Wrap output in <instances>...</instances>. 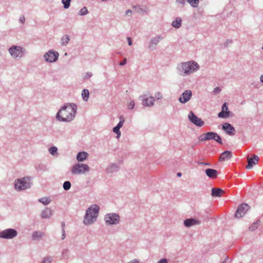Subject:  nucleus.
<instances>
[{"mask_svg":"<svg viewBox=\"0 0 263 263\" xmlns=\"http://www.w3.org/2000/svg\"><path fill=\"white\" fill-rule=\"evenodd\" d=\"M77 112V106L74 103H66L58 111L56 119L60 122H70Z\"/></svg>","mask_w":263,"mask_h":263,"instance_id":"f257e3e1","label":"nucleus"},{"mask_svg":"<svg viewBox=\"0 0 263 263\" xmlns=\"http://www.w3.org/2000/svg\"><path fill=\"white\" fill-rule=\"evenodd\" d=\"M199 69V64L194 61L182 62L177 67L178 74L183 77L191 75Z\"/></svg>","mask_w":263,"mask_h":263,"instance_id":"f03ea898","label":"nucleus"},{"mask_svg":"<svg viewBox=\"0 0 263 263\" xmlns=\"http://www.w3.org/2000/svg\"><path fill=\"white\" fill-rule=\"evenodd\" d=\"M99 209L100 208L98 205L93 204L86 210L83 220L85 225L91 224L96 221Z\"/></svg>","mask_w":263,"mask_h":263,"instance_id":"7ed1b4c3","label":"nucleus"},{"mask_svg":"<svg viewBox=\"0 0 263 263\" xmlns=\"http://www.w3.org/2000/svg\"><path fill=\"white\" fill-rule=\"evenodd\" d=\"M30 180L31 178L28 176L16 179L14 182L15 190L17 191H21L30 188L31 186Z\"/></svg>","mask_w":263,"mask_h":263,"instance_id":"20e7f679","label":"nucleus"},{"mask_svg":"<svg viewBox=\"0 0 263 263\" xmlns=\"http://www.w3.org/2000/svg\"><path fill=\"white\" fill-rule=\"evenodd\" d=\"M104 220L107 225H117L120 222V216L117 213H108L105 215Z\"/></svg>","mask_w":263,"mask_h":263,"instance_id":"39448f33","label":"nucleus"},{"mask_svg":"<svg viewBox=\"0 0 263 263\" xmlns=\"http://www.w3.org/2000/svg\"><path fill=\"white\" fill-rule=\"evenodd\" d=\"M89 169L88 165L79 163L72 166L71 172L73 175L83 174L89 172Z\"/></svg>","mask_w":263,"mask_h":263,"instance_id":"423d86ee","label":"nucleus"},{"mask_svg":"<svg viewBox=\"0 0 263 263\" xmlns=\"http://www.w3.org/2000/svg\"><path fill=\"white\" fill-rule=\"evenodd\" d=\"M25 49L18 46H12L9 49V52L14 58H22L23 56Z\"/></svg>","mask_w":263,"mask_h":263,"instance_id":"0eeeda50","label":"nucleus"},{"mask_svg":"<svg viewBox=\"0 0 263 263\" xmlns=\"http://www.w3.org/2000/svg\"><path fill=\"white\" fill-rule=\"evenodd\" d=\"M17 235V232L13 229H7L0 232V238L11 239Z\"/></svg>","mask_w":263,"mask_h":263,"instance_id":"6e6552de","label":"nucleus"},{"mask_svg":"<svg viewBox=\"0 0 263 263\" xmlns=\"http://www.w3.org/2000/svg\"><path fill=\"white\" fill-rule=\"evenodd\" d=\"M59 56V54L58 51L50 50L44 54V58L47 62L52 63L57 61Z\"/></svg>","mask_w":263,"mask_h":263,"instance_id":"1a4fd4ad","label":"nucleus"},{"mask_svg":"<svg viewBox=\"0 0 263 263\" xmlns=\"http://www.w3.org/2000/svg\"><path fill=\"white\" fill-rule=\"evenodd\" d=\"M139 98L141 99L142 101V104L143 106L152 107L154 104L155 98L152 96L148 97V95L144 94L140 96Z\"/></svg>","mask_w":263,"mask_h":263,"instance_id":"9d476101","label":"nucleus"},{"mask_svg":"<svg viewBox=\"0 0 263 263\" xmlns=\"http://www.w3.org/2000/svg\"><path fill=\"white\" fill-rule=\"evenodd\" d=\"M188 118L190 121L197 126L201 127L204 124V121L201 118L196 116L192 111L189 113Z\"/></svg>","mask_w":263,"mask_h":263,"instance_id":"9b49d317","label":"nucleus"},{"mask_svg":"<svg viewBox=\"0 0 263 263\" xmlns=\"http://www.w3.org/2000/svg\"><path fill=\"white\" fill-rule=\"evenodd\" d=\"M163 39V36L159 35L153 37L149 42L148 48L151 51H154L156 49V46L159 42Z\"/></svg>","mask_w":263,"mask_h":263,"instance_id":"f8f14e48","label":"nucleus"},{"mask_svg":"<svg viewBox=\"0 0 263 263\" xmlns=\"http://www.w3.org/2000/svg\"><path fill=\"white\" fill-rule=\"evenodd\" d=\"M249 206L247 203H242L240 204L237 208L235 214V217L237 218L242 217L249 210Z\"/></svg>","mask_w":263,"mask_h":263,"instance_id":"ddd939ff","label":"nucleus"},{"mask_svg":"<svg viewBox=\"0 0 263 263\" xmlns=\"http://www.w3.org/2000/svg\"><path fill=\"white\" fill-rule=\"evenodd\" d=\"M192 96V92L191 90H185L179 98V101L182 104H185L187 102Z\"/></svg>","mask_w":263,"mask_h":263,"instance_id":"4468645a","label":"nucleus"},{"mask_svg":"<svg viewBox=\"0 0 263 263\" xmlns=\"http://www.w3.org/2000/svg\"><path fill=\"white\" fill-rule=\"evenodd\" d=\"M222 129L229 135L233 136L235 135V128L229 123H223L222 124Z\"/></svg>","mask_w":263,"mask_h":263,"instance_id":"2eb2a0df","label":"nucleus"},{"mask_svg":"<svg viewBox=\"0 0 263 263\" xmlns=\"http://www.w3.org/2000/svg\"><path fill=\"white\" fill-rule=\"evenodd\" d=\"M247 160L248 164L246 165V167L247 169H250L253 167V165L257 164L259 161V157L257 155L253 154L251 158L248 156Z\"/></svg>","mask_w":263,"mask_h":263,"instance_id":"dca6fc26","label":"nucleus"},{"mask_svg":"<svg viewBox=\"0 0 263 263\" xmlns=\"http://www.w3.org/2000/svg\"><path fill=\"white\" fill-rule=\"evenodd\" d=\"M230 111L229 110L228 104L224 103L222 106L221 111L218 113V117L220 118H227L230 116Z\"/></svg>","mask_w":263,"mask_h":263,"instance_id":"f3484780","label":"nucleus"},{"mask_svg":"<svg viewBox=\"0 0 263 263\" xmlns=\"http://www.w3.org/2000/svg\"><path fill=\"white\" fill-rule=\"evenodd\" d=\"M200 223L199 220L193 218L186 219L184 221V226L187 228L195 225H199Z\"/></svg>","mask_w":263,"mask_h":263,"instance_id":"a211bd4d","label":"nucleus"},{"mask_svg":"<svg viewBox=\"0 0 263 263\" xmlns=\"http://www.w3.org/2000/svg\"><path fill=\"white\" fill-rule=\"evenodd\" d=\"M205 173L208 177L211 179H215L217 177L218 172L217 170L212 168H207Z\"/></svg>","mask_w":263,"mask_h":263,"instance_id":"6ab92c4d","label":"nucleus"},{"mask_svg":"<svg viewBox=\"0 0 263 263\" xmlns=\"http://www.w3.org/2000/svg\"><path fill=\"white\" fill-rule=\"evenodd\" d=\"M119 169V165L116 163L110 164L106 169L107 173L117 172Z\"/></svg>","mask_w":263,"mask_h":263,"instance_id":"aec40b11","label":"nucleus"},{"mask_svg":"<svg viewBox=\"0 0 263 263\" xmlns=\"http://www.w3.org/2000/svg\"><path fill=\"white\" fill-rule=\"evenodd\" d=\"M232 156V152L226 151L223 152L220 156L219 161H225L230 159Z\"/></svg>","mask_w":263,"mask_h":263,"instance_id":"412c9836","label":"nucleus"},{"mask_svg":"<svg viewBox=\"0 0 263 263\" xmlns=\"http://www.w3.org/2000/svg\"><path fill=\"white\" fill-rule=\"evenodd\" d=\"M45 235L44 233L40 231H34L32 234V239L33 240H39L42 239V238Z\"/></svg>","mask_w":263,"mask_h":263,"instance_id":"4be33fe9","label":"nucleus"},{"mask_svg":"<svg viewBox=\"0 0 263 263\" xmlns=\"http://www.w3.org/2000/svg\"><path fill=\"white\" fill-rule=\"evenodd\" d=\"M52 215V211L49 208H46L41 213V216L43 219L49 218Z\"/></svg>","mask_w":263,"mask_h":263,"instance_id":"5701e85b","label":"nucleus"},{"mask_svg":"<svg viewBox=\"0 0 263 263\" xmlns=\"http://www.w3.org/2000/svg\"><path fill=\"white\" fill-rule=\"evenodd\" d=\"M224 193V191L220 188H213L211 195L213 197H220Z\"/></svg>","mask_w":263,"mask_h":263,"instance_id":"b1692460","label":"nucleus"},{"mask_svg":"<svg viewBox=\"0 0 263 263\" xmlns=\"http://www.w3.org/2000/svg\"><path fill=\"white\" fill-rule=\"evenodd\" d=\"M88 156V154L86 152H79L77 154V159L79 162H82L87 158Z\"/></svg>","mask_w":263,"mask_h":263,"instance_id":"393cba45","label":"nucleus"},{"mask_svg":"<svg viewBox=\"0 0 263 263\" xmlns=\"http://www.w3.org/2000/svg\"><path fill=\"white\" fill-rule=\"evenodd\" d=\"M182 20L180 17H177L172 22V25L175 28H179L181 26Z\"/></svg>","mask_w":263,"mask_h":263,"instance_id":"a878e982","label":"nucleus"},{"mask_svg":"<svg viewBox=\"0 0 263 263\" xmlns=\"http://www.w3.org/2000/svg\"><path fill=\"white\" fill-rule=\"evenodd\" d=\"M70 41V37L69 35L65 34L64 35L61 40V43L62 46L67 45Z\"/></svg>","mask_w":263,"mask_h":263,"instance_id":"bb28decb","label":"nucleus"},{"mask_svg":"<svg viewBox=\"0 0 263 263\" xmlns=\"http://www.w3.org/2000/svg\"><path fill=\"white\" fill-rule=\"evenodd\" d=\"M61 257L62 259H68L69 257V250L68 249H64L61 253Z\"/></svg>","mask_w":263,"mask_h":263,"instance_id":"cd10ccee","label":"nucleus"},{"mask_svg":"<svg viewBox=\"0 0 263 263\" xmlns=\"http://www.w3.org/2000/svg\"><path fill=\"white\" fill-rule=\"evenodd\" d=\"M49 152L51 155L53 156L58 157V148L55 146H52L49 149Z\"/></svg>","mask_w":263,"mask_h":263,"instance_id":"c85d7f7f","label":"nucleus"},{"mask_svg":"<svg viewBox=\"0 0 263 263\" xmlns=\"http://www.w3.org/2000/svg\"><path fill=\"white\" fill-rule=\"evenodd\" d=\"M89 95V92L88 89H84L82 90V96L84 101H87Z\"/></svg>","mask_w":263,"mask_h":263,"instance_id":"c756f323","label":"nucleus"},{"mask_svg":"<svg viewBox=\"0 0 263 263\" xmlns=\"http://www.w3.org/2000/svg\"><path fill=\"white\" fill-rule=\"evenodd\" d=\"M216 133L214 132H208L206 133V139L208 140H214L215 139Z\"/></svg>","mask_w":263,"mask_h":263,"instance_id":"7c9ffc66","label":"nucleus"},{"mask_svg":"<svg viewBox=\"0 0 263 263\" xmlns=\"http://www.w3.org/2000/svg\"><path fill=\"white\" fill-rule=\"evenodd\" d=\"M39 201L42 203L44 205H47L50 202L51 200L49 198L43 197L39 199Z\"/></svg>","mask_w":263,"mask_h":263,"instance_id":"2f4dec72","label":"nucleus"},{"mask_svg":"<svg viewBox=\"0 0 263 263\" xmlns=\"http://www.w3.org/2000/svg\"><path fill=\"white\" fill-rule=\"evenodd\" d=\"M133 8L134 9V10L138 13H142L143 12H146V11L144 10L142 8V7L139 5L134 6Z\"/></svg>","mask_w":263,"mask_h":263,"instance_id":"473e14b6","label":"nucleus"},{"mask_svg":"<svg viewBox=\"0 0 263 263\" xmlns=\"http://www.w3.org/2000/svg\"><path fill=\"white\" fill-rule=\"evenodd\" d=\"M187 2L194 8L197 7L199 4L198 0H187Z\"/></svg>","mask_w":263,"mask_h":263,"instance_id":"72a5a7b5","label":"nucleus"},{"mask_svg":"<svg viewBox=\"0 0 263 263\" xmlns=\"http://www.w3.org/2000/svg\"><path fill=\"white\" fill-rule=\"evenodd\" d=\"M63 187L65 190H69L71 187V183L69 181H66L64 182Z\"/></svg>","mask_w":263,"mask_h":263,"instance_id":"f704fd0d","label":"nucleus"},{"mask_svg":"<svg viewBox=\"0 0 263 263\" xmlns=\"http://www.w3.org/2000/svg\"><path fill=\"white\" fill-rule=\"evenodd\" d=\"M71 0H62V3L65 9H68L70 7Z\"/></svg>","mask_w":263,"mask_h":263,"instance_id":"c9c22d12","label":"nucleus"},{"mask_svg":"<svg viewBox=\"0 0 263 263\" xmlns=\"http://www.w3.org/2000/svg\"><path fill=\"white\" fill-rule=\"evenodd\" d=\"M88 13V10L86 7L82 8L79 12L78 14L80 15H84Z\"/></svg>","mask_w":263,"mask_h":263,"instance_id":"e433bc0d","label":"nucleus"},{"mask_svg":"<svg viewBox=\"0 0 263 263\" xmlns=\"http://www.w3.org/2000/svg\"><path fill=\"white\" fill-rule=\"evenodd\" d=\"M119 119H120V121L116 126L119 127V128H120L123 126V123L124 122V117H123V116H120L119 117Z\"/></svg>","mask_w":263,"mask_h":263,"instance_id":"4c0bfd02","label":"nucleus"},{"mask_svg":"<svg viewBox=\"0 0 263 263\" xmlns=\"http://www.w3.org/2000/svg\"><path fill=\"white\" fill-rule=\"evenodd\" d=\"M112 130L115 133H116L117 135V138H119V137L121 136V132L120 131V128L117 126H115L113 128Z\"/></svg>","mask_w":263,"mask_h":263,"instance_id":"58836bf2","label":"nucleus"},{"mask_svg":"<svg viewBox=\"0 0 263 263\" xmlns=\"http://www.w3.org/2000/svg\"><path fill=\"white\" fill-rule=\"evenodd\" d=\"M258 226V222H254L249 228V230L251 231H254L256 230Z\"/></svg>","mask_w":263,"mask_h":263,"instance_id":"ea45409f","label":"nucleus"},{"mask_svg":"<svg viewBox=\"0 0 263 263\" xmlns=\"http://www.w3.org/2000/svg\"><path fill=\"white\" fill-rule=\"evenodd\" d=\"M52 260V258L51 256H47L44 258L41 263H51Z\"/></svg>","mask_w":263,"mask_h":263,"instance_id":"a19ab883","label":"nucleus"},{"mask_svg":"<svg viewBox=\"0 0 263 263\" xmlns=\"http://www.w3.org/2000/svg\"><path fill=\"white\" fill-rule=\"evenodd\" d=\"M214 140L217 141L218 143L222 144L221 138L217 133H216L215 139H214Z\"/></svg>","mask_w":263,"mask_h":263,"instance_id":"79ce46f5","label":"nucleus"},{"mask_svg":"<svg viewBox=\"0 0 263 263\" xmlns=\"http://www.w3.org/2000/svg\"><path fill=\"white\" fill-rule=\"evenodd\" d=\"M135 106L134 101L132 100L127 104L128 108L129 109H132Z\"/></svg>","mask_w":263,"mask_h":263,"instance_id":"37998d69","label":"nucleus"},{"mask_svg":"<svg viewBox=\"0 0 263 263\" xmlns=\"http://www.w3.org/2000/svg\"><path fill=\"white\" fill-rule=\"evenodd\" d=\"M206 133H205V134L201 135L199 137V140L201 141H207L208 139H206Z\"/></svg>","mask_w":263,"mask_h":263,"instance_id":"c03bdc74","label":"nucleus"},{"mask_svg":"<svg viewBox=\"0 0 263 263\" xmlns=\"http://www.w3.org/2000/svg\"><path fill=\"white\" fill-rule=\"evenodd\" d=\"M155 97L157 100L160 99H161L162 98L161 93L160 92H159V91L155 93Z\"/></svg>","mask_w":263,"mask_h":263,"instance_id":"a18cd8bd","label":"nucleus"},{"mask_svg":"<svg viewBox=\"0 0 263 263\" xmlns=\"http://www.w3.org/2000/svg\"><path fill=\"white\" fill-rule=\"evenodd\" d=\"M92 76V74L90 72H87L84 77L85 79H89L90 78H91Z\"/></svg>","mask_w":263,"mask_h":263,"instance_id":"49530a36","label":"nucleus"},{"mask_svg":"<svg viewBox=\"0 0 263 263\" xmlns=\"http://www.w3.org/2000/svg\"><path fill=\"white\" fill-rule=\"evenodd\" d=\"M186 0H176V3L181 4L182 6H184Z\"/></svg>","mask_w":263,"mask_h":263,"instance_id":"de8ad7c7","label":"nucleus"},{"mask_svg":"<svg viewBox=\"0 0 263 263\" xmlns=\"http://www.w3.org/2000/svg\"><path fill=\"white\" fill-rule=\"evenodd\" d=\"M157 263H168V260L166 258L160 259Z\"/></svg>","mask_w":263,"mask_h":263,"instance_id":"09e8293b","label":"nucleus"},{"mask_svg":"<svg viewBox=\"0 0 263 263\" xmlns=\"http://www.w3.org/2000/svg\"><path fill=\"white\" fill-rule=\"evenodd\" d=\"M126 63H127V60H126V59L125 58L122 62H121L119 63V65L120 66H124L126 64Z\"/></svg>","mask_w":263,"mask_h":263,"instance_id":"8fccbe9b","label":"nucleus"},{"mask_svg":"<svg viewBox=\"0 0 263 263\" xmlns=\"http://www.w3.org/2000/svg\"><path fill=\"white\" fill-rule=\"evenodd\" d=\"M20 22L22 23H24L25 22V18L24 15H21L20 17Z\"/></svg>","mask_w":263,"mask_h":263,"instance_id":"3c124183","label":"nucleus"},{"mask_svg":"<svg viewBox=\"0 0 263 263\" xmlns=\"http://www.w3.org/2000/svg\"><path fill=\"white\" fill-rule=\"evenodd\" d=\"M220 91H221L220 88L219 87H218L215 88L214 89V92L215 93H219L220 92Z\"/></svg>","mask_w":263,"mask_h":263,"instance_id":"603ef678","label":"nucleus"},{"mask_svg":"<svg viewBox=\"0 0 263 263\" xmlns=\"http://www.w3.org/2000/svg\"><path fill=\"white\" fill-rule=\"evenodd\" d=\"M62 239H64L65 237V229H62Z\"/></svg>","mask_w":263,"mask_h":263,"instance_id":"864d4df0","label":"nucleus"},{"mask_svg":"<svg viewBox=\"0 0 263 263\" xmlns=\"http://www.w3.org/2000/svg\"><path fill=\"white\" fill-rule=\"evenodd\" d=\"M198 163L200 165H208V166L211 165L210 163H205V162H198Z\"/></svg>","mask_w":263,"mask_h":263,"instance_id":"5fc2aeb1","label":"nucleus"},{"mask_svg":"<svg viewBox=\"0 0 263 263\" xmlns=\"http://www.w3.org/2000/svg\"><path fill=\"white\" fill-rule=\"evenodd\" d=\"M125 13L127 15H131L132 14V11L130 9H128L126 11Z\"/></svg>","mask_w":263,"mask_h":263,"instance_id":"6e6d98bb","label":"nucleus"},{"mask_svg":"<svg viewBox=\"0 0 263 263\" xmlns=\"http://www.w3.org/2000/svg\"><path fill=\"white\" fill-rule=\"evenodd\" d=\"M127 41L128 44L129 46H131L132 45V39L130 37H127Z\"/></svg>","mask_w":263,"mask_h":263,"instance_id":"4d7b16f0","label":"nucleus"},{"mask_svg":"<svg viewBox=\"0 0 263 263\" xmlns=\"http://www.w3.org/2000/svg\"><path fill=\"white\" fill-rule=\"evenodd\" d=\"M128 263H139V261L137 259H135L128 262Z\"/></svg>","mask_w":263,"mask_h":263,"instance_id":"13d9d810","label":"nucleus"},{"mask_svg":"<svg viewBox=\"0 0 263 263\" xmlns=\"http://www.w3.org/2000/svg\"><path fill=\"white\" fill-rule=\"evenodd\" d=\"M228 259H229V257L227 256H226L224 260L222 262H220V263H226Z\"/></svg>","mask_w":263,"mask_h":263,"instance_id":"bf43d9fd","label":"nucleus"},{"mask_svg":"<svg viewBox=\"0 0 263 263\" xmlns=\"http://www.w3.org/2000/svg\"><path fill=\"white\" fill-rule=\"evenodd\" d=\"M65 226V222L64 221L62 222H61V226L62 227V229H64Z\"/></svg>","mask_w":263,"mask_h":263,"instance_id":"052dcab7","label":"nucleus"},{"mask_svg":"<svg viewBox=\"0 0 263 263\" xmlns=\"http://www.w3.org/2000/svg\"><path fill=\"white\" fill-rule=\"evenodd\" d=\"M260 81L263 83V74H261L260 77Z\"/></svg>","mask_w":263,"mask_h":263,"instance_id":"680f3d73","label":"nucleus"},{"mask_svg":"<svg viewBox=\"0 0 263 263\" xmlns=\"http://www.w3.org/2000/svg\"><path fill=\"white\" fill-rule=\"evenodd\" d=\"M177 176L180 177L182 175V174L180 172H179L177 174Z\"/></svg>","mask_w":263,"mask_h":263,"instance_id":"e2e57ef3","label":"nucleus"}]
</instances>
